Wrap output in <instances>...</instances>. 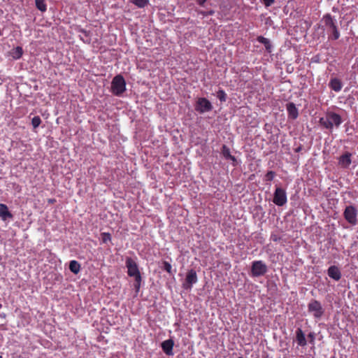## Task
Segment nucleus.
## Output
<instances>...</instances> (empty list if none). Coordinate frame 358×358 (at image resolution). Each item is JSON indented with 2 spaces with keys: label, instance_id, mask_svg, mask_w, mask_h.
Wrapping results in <instances>:
<instances>
[{
  "label": "nucleus",
  "instance_id": "nucleus-14",
  "mask_svg": "<svg viewBox=\"0 0 358 358\" xmlns=\"http://www.w3.org/2000/svg\"><path fill=\"white\" fill-rule=\"evenodd\" d=\"M351 164V154L346 152L344 155H341L339 159V164L344 167H348Z\"/></svg>",
  "mask_w": 358,
  "mask_h": 358
},
{
  "label": "nucleus",
  "instance_id": "nucleus-5",
  "mask_svg": "<svg viewBox=\"0 0 358 358\" xmlns=\"http://www.w3.org/2000/svg\"><path fill=\"white\" fill-rule=\"evenodd\" d=\"M343 215L346 221L355 226L357 223V210L353 206H348L345 208Z\"/></svg>",
  "mask_w": 358,
  "mask_h": 358
},
{
  "label": "nucleus",
  "instance_id": "nucleus-8",
  "mask_svg": "<svg viewBox=\"0 0 358 358\" xmlns=\"http://www.w3.org/2000/svg\"><path fill=\"white\" fill-rule=\"evenodd\" d=\"M197 275L194 270L191 269L187 273L184 287L185 289L191 288L192 285L196 282Z\"/></svg>",
  "mask_w": 358,
  "mask_h": 358
},
{
  "label": "nucleus",
  "instance_id": "nucleus-26",
  "mask_svg": "<svg viewBox=\"0 0 358 358\" xmlns=\"http://www.w3.org/2000/svg\"><path fill=\"white\" fill-rule=\"evenodd\" d=\"M101 241L103 243H106L108 241H111V235L110 233L103 232L101 234Z\"/></svg>",
  "mask_w": 358,
  "mask_h": 358
},
{
  "label": "nucleus",
  "instance_id": "nucleus-1",
  "mask_svg": "<svg viewBox=\"0 0 358 358\" xmlns=\"http://www.w3.org/2000/svg\"><path fill=\"white\" fill-rule=\"evenodd\" d=\"M343 122L341 116L333 111H327L319 121L322 126L330 131H332L334 127L338 128Z\"/></svg>",
  "mask_w": 358,
  "mask_h": 358
},
{
  "label": "nucleus",
  "instance_id": "nucleus-38",
  "mask_svg": "<svg viewBox=\"0 0 358 358\" xmlns=\"http://www.w3.org/2000/svg\"><path fill=\"white\" fill-rule=\"evenodd\" d=\"M206 1V0H203V3Z\"/></svg>",
  "mask_w": 358,
  "mask_h": 358
},
{
  "label": "nucleus",
  "instance_id": "nucleus-3",
  "mask_svg": "<svg viewBox=\"0 0 358 358\" xmlns=\"http://www.w3.org/2000/svg\"><path fill=\"white\" fill-rule=\"evenodd\" d=\"M267 272V266L261 260L254 261L251 266V275L253 277L264 275Z\"/></svg>",
  "mask_w": 358,
  "mask_h": 358
},
{
  "label": "nucleus",
  "instance_id": "nucleus-34",
  "mask_svg": "<svg viewBox=\"0 0 358 358\" xmlns=\"http://www.w3.org/2000/svg\"><path fill=\"white\" fill-rule=\"evenodd\" d=\"M55 201V199H50V200L49 201V202H50V203H54Z\"/></svg>",
  "mask_w": 358,
  "mask_h": 358
},
{
  "label": "nucleus",
  "instance_id": "nucleus-33",
  "mask_svg": "<svg viewBox=\"0 0 358 358\" xmlns=\"http://www.w3.org/2000/svg\"><path fill=\"white\" fill-rule=\"evenodd\" d=\"M80 32H82V33L85 34V35H87V31L85 30H84V29H81Z\"/></svg>",
  "mask_w": 358,
  "mask_h": 358
},
{
  "label": "nucleus",
  "instance_id": "nucleus-15",
  "mask_svg": "<svg viewBox=\"0 0 358 358\" xmlns=\"http://www.w3.org/2000/svg\"><path fill=\"white\" fill-rule=\"evenodd\" d=\"M296 339L299 345L305 346L306 345L305 334L301 329L296 330Z\"/></svg>",
  "mask_w": 358,
  "mask_h": 358
},
{
  "label": "nucleus",
  "instance_id": "nucleus-37",
  "mask_svg": "<svg viewBox=\"0 0 358 358\" xmlns=\"http://www.w3.org/2000/svg\"><path fill=\"white\" fill-rule=\"evenodd\" d=\"M1 307H2V305L0 303V308H1Z\"/></svg>",
  "mask_w": 358,
  "mask_h": 358
},
{
  "label": "nucleus",
  "instance_id": "nucleus-13",
  "mask_svg": "<svg viewBox=\"0 0 358 358\" xmlns=\"http://www.w3.org/2000/svg\"><path fill=\"white\" fill-rule=\"evenodd\" d=\"M0 217L3 220L13 217L12 213L8 210L6 204L0 203Z\"/></svg>",
  "mask_w": 358,
  "mask_h": 358
},
{
  "label": "nucleus",
  "instance_id": "nucleus-4",
  "mask_svg": "<svg viewBox=\"0 0 358 358\" xmlns=\"http://www.w3.org/2000/svg\"><path fill=\"white\" fill-rule=\"evenodd\" d=\"M308 310L312 313L315 318L320 319L324 314V308L320 302L312 300L308 305Z\"/></svg>",
  "mask_w": 358,
  "mask_h": 358
},
{
  "label": "nucleus",
  "instance_id": "nucleus-28",
  "mask_svg": "<svg viewBox=\"0 0 358 358\" xmlns=\"http://www.w3.org/2000/svg\"><path fill=\"white\" fill-rule=\"evenodd\" d=\"M275 172H273L272 171H268L265 176L266 180H267V181L273 180L275 177Z\"/></svg>",
  "mask_w": 358,
  "mask_h": 358
},
{
  "label": "nucleus",
  "instance_id": "nucleus-27",
  "mask_svg": "<svg viewBox=\"0 0 358 358\" xmlns=\"http://www.w3.org/2000/svg\"><path fill=\"white\" fill-rule=\"evenodd\" d=\"M134 280H135L134 288H135L136 292L138 293L140 290L141 283V280H142L141 276L138 277V278H134Z\"/></svg>",
  "mask_w": 358,
  "mask_h": 358
},
{
  "label": "nucleus",
  "instance_id": "nucleus-35",
  "mask_svg": "<svg viewBox=\"0 0 358 358\" xmlns=\"http://www.w3.org/2000/svg\"><path fill=\"white\" fill-rule=\"evenodd\" d=\"M199 4L201 5V0H196Z\"/></svg>",
  "mask_w": 358,
  "mask_h": 358
},
{
  "label": "nucleus",
  "instance_id": "nucleus-11",
  "mask_svg": "<svg viewBox=\"0 0 358 358\" xmlns=\"http://www.w3.org/2000/svg\"><path fill=\"white\" fill-rule=\"evenodd\" d=\"M322 21L324 23L325 26L330 30H332L334 28L337 27L336 25V20L332 18L330 14H326L325 15H324Z\"/></svg>",
  "mask_w": 358,
  "mask_h": 358
},
{
  "label": "nucleus",
  "instance_id": "nucleus-21",
  "mask_svg": "<svg viewBox=\"0 0 358 358\" xmlns=\"http://www.w3.org/2000/svg\"><path fill=\"white\" fill-rule=\"evenodd\" d=\"M36 8L41 12H45L47 10V5L45 0H35Z\"/></svg>",
  "mask_w": 358,
  "mask_h": 358
},
{
  "label": "nucleus",
  "instance_id": "nucleus-39",
  "mask_svg": "<svg viewBox=\"0 0 358 358\" xmlns=\"http://www.w3.org/2000/svg\"><path fill=\"white\" fill-rule=\"evenodd\" d=\"M239 358H243V357H239Z\"/></svg>",
  "mask_w": 358,
  "mask_h": 358
},
{
  "label": "nucleus",
  "instance_id": "nucleus-16",
  "mask_svg": "<svg viewBox=\"0 0 358 358\" xmlns=\"http://www.w3.org/2000/svg\"><path fill=\"white\" fill-rule=\"evenodd\" d=\"M329 87L335 92H340L342 89L343 85L339 79L335 78L330 80Z\"/></svg>",
  "mask_w": 358,
  "mask_h": 358
},
{
  "label": "nucleus",
  "instance_id": "nucleus-30",
  "mask_svg": "<svg viewBox=\"0 0 358 358\" xmlns=\"http://www.w3.org/2000/svg\"><path fill=\"white\" fill-rule=\"evenodd\" d=\"M195 108L196 111L201 113V97L197 99Z\"/></svg>",
  "mask_w": 358,
  "mask_h": 358
},
{
  "label": "nucleus",
  "instance_id": "nucleus-2",
  "mask_svg": "<svg viewBox=\"0 0 358 358\" xmlns=\"http://www.w3.org/2000/svg\"><path fill=\"white\" fill-rule=\"evenodd\" d=\"M126 90V82L122 75L115 76L111 82V92L117 96H121Z\"/></svg>",
  "mask_w": 358,
  "mask_h": 358
},
{
  "label": "nucleus",
  "instance_id": "nucleus-18",
  "mask_svg": "<svg viewBox=\"0 0 358 358\" xmlns=\"http://www.w3.org/2000/svg\"><path fill=\"white\" fill-rule=\"evenodd\" d=\"M69 269L74 274H78L80 271V264L76 260H71L69 264Z\"/></svg>",
  "mask_w": 358,
  "mask_h": 358
},
{
  "label": "nucleus",
  "instance_id": "nucleus-7",
  "mask_svg": "<svg viewBox=\"0 0 358 358\" xmlns=\"http://www.w3.org/2000/svg\"><path fill=\"white\" fill-rule=\"evenodd\" d=\"M273 201L278 206H282L285 205L287 201L285 190L281 187H277L274 192Z\"/></svg>",
  "mask_w": 358,
  "mask_h": 358
},
{
  "label": "nucleus",
  "instance_id": "nucleus-19",
  "mask_svg": "<svg viewBox=\"0 0 358 358\" xmlns=\"http://www.w3.org/2000/svg\"><path fill=\"white\" fill-rule=\"evenodd\" d=\"M222 155L224 156V157L225 159H230V160H231L233 162L236 161L235 157H234V156H232L231 155V152H230L229 148H227L226 145H223L222 146Z\"/></svg>",
  "mask_w": 358,
  "mask_h": 358
},
{
  "label": "nucleus",
  "instance_id": "nucleus-17",
  "mask_svg": "<svg viewBox=\"0 0 358 358\" xmlns=\"http://www.w3.org/2000/svg\"><path fill=\"white\" fill-rule=\"evenodd\" d=\"M10 55L14 59H20L23 54V50L22 48L20 46H17L10 51Z\"/></svg>",
  "mask_w": 358,
  "mask_h": 358
},
{
  "label": "nucleus",
  "instance_id": "nucleus-10",
  "mask_svg": "<svg viewBox=\"0 0 358 358\" xmlns=\"http://www.w3.org/2000/svg\"><path fill=\"white\" fill-rule=\"evenodd\" d=\"M327 273L331 278L336 281L339 280L341 278V271L339 268L336 266H331L328 268Z\"/></svg>",
  "mask_w": 358,
  "mask_h": 358
},
{
  "label": "nucleus",
  "instance_id": "nucleus-31",
  "mask_svg": "<svg viewBox=\"0 0 358 358\" xmlns=\"http://www.w3.org/2000/svg\"><path fill=\"white\" fill-rule=\"evenodd\" d=\"M262 1L266 7H268V6H271L275 2V0H262Z\"/></svg>",
  "mask_w": 358,
  "mask_h": 358
},
{
  "label": "nucleus",
  "instance_id": "nucleus-24",
  "mask_svg": "<svg viewBox=\"0 0 358 358\" xmlns=\"http://www.w3.org/2000/svg\"><path fill=\"white\" fill-rule=\"evenodd\" d=\"M212 109V105L210 101L203 98V112L209 111Z\"/></svg>",
  "mask_w": 358,
  "mask_h": 358
},
{
  "label": "nucleus",
  "instance_id": "nucleus-23",
  "mask_svg": "<svg viewBox=\"0 0 358 358\" xmlns=\"http://www.w3.org/2000/svg\"><path fill=\"white\" fill-rule=\"evenodd\" d=\"M162 264V268L166 271L169 274L173 275V273L176 272V271L172 269V266L168 262L163 261Z\"/></svg>",
  "mask_w": 358,
  "mask_h": 358
},
{
  "label": "nucleus",
  "instance_id": "nucleus-12",
  "mask_svg": "<svg viewBox=\"0 0 358 358\" xmlns=\"http://www.w3.org/2000/svg\"><path fill=\"white\" fill-rule=\"evenodd\" d=\"M287 110L288 113L289 117L294 120L298 117L299 113L298 109L293 103H289L287 104Z\"/></svg>",
  "mask_w": 358,
  "mask_h": 358
},
{
  "label": "nucleus",
  "instance_id": "nucleus-20",
  "mask_svg": "<svg viewBox=\"0 0 358 358\" xmlns=\"http://www.w3.org/2000/svg\"><path fill=\"white\" fill-rule=\"evenodd\" d=\"M257 41L259 43H261L264 45V46H265V48H266V50L268 52H271V48L272 47H271V45L270 43V41L268 38H264V36H259L257 38Z\"/></svg>",
  "mask_w": 358,
  "mask_h": 358
},
{
  "label": "nucleus",
  "instance_id": "nucleus-22",
  "mask_svg": "<svg viewBox=\"0 0 358 358\" xmlns=\"http://www.w3.org/2000/svg\"><path fill=\"white\" fill-rule=\"evenodd\" d=\"M131 2L138 8H143L149 3V0H131Z\"/></svg>",
  "mask_w": 358,
  "mask_h": 358
},
{
  "label": "nucleus",
  "instance_id": "nucleus-25",
  "mask_svg": "<svg viewBox=\"0 0 358 358\" xmlns=\"http://www.w3.org/2000/svg\"><path fill=\"white\" fill-rule=\"evenodd\" d=\"M41 123V119L39 116H35L31 120V124L34 129H36Z\"/></svg>",
  "mask_w": 358,
  "mask_h": 358
},
{
  "label": "nucleus",
  "instance_id": "nucleus-29",
  "mask_svg": "<svg viewBox=\"0 0 358 358\" xmlns=\"http://www.w3.org/2000/svg\"><path fill=\"white\" fill-rule=\"evenodd\" d=\"M331 31L332 32V34H333L332 38L334 40H337L340 37V33H339L337 27L331 30Z\"/></svg>",
  "mask_w": 358,
  "mask_h": 358
},
{
  "label": "nucleus",
  "instance_id": "nucleus-9",
  "mask_svg": "<svg viewBox=\"0 0 358 358\" xmlns=\"http://www.w3.org/2000/svg\"><path fill=\"white\" fill-rule=\"evenodd\" d=\"M174 343L173 340L168 339L162 343V348L164 353L167 355H172L173 353V348Z\"/></svg>",
  "mask_w": 358,
  "mask_h": 358
},
{
  "label": "nucleus",
  "instance_id": "nucleus-32",
  "mask_svg": "<svg viewBox=\"0 0 358 358\" xmlns=\"http://www.w3.org/2000/svg\"><path fill=\"white\" fill-rule=\"evenodd\" d=\"M226 94L223 91H220L218 94V97L220 101H225Z\"/></svg>",
  "mask_w": 358,
  "mask_h": 358
},
{
  "label": "nucleus",
  "instance_id": "nucleus-6",
  "mask_svg": "<svg viewBox=\"0 0 358 358\" xmlns=\"http://www.w3.org/2000/svg\"><path fill=\"white\" fill-rule=\"evenodd\" d=\"M126 266L127 268V274L130 277L134 278L141 277V273L136 262L131 257H127L126 259Z\"/></svg>",
  "mask_w": 358,
  "mask_h": 358
},
{
  "label": "nucleus",
  "instance_id": "nucleus-36",
  "mask_svg": "<svg viewBox=\"0 0 358 358\" xmlns=\"http://www.w3.org/2000/svg\"><path fill=\"white\" fill-rule=\"evenodd\" d=\"M2 35V32H1V30L0 29V36Z\"/></svg>",
  "mask_w": 358,
  "mask_h": 358
}]
</instances>
